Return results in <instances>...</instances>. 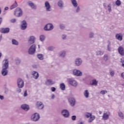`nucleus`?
I'll return each instance as SVG.
<instances>
[{"mask_svg":"<svg viewBox=\"0 0 124 124\" xmlns=\"http://www.w3.org/2000/svg\"><path fill=\"white\" fill-rule=\"evenodd\" d=\"M73 74L75 76H82L83 75V73L81 71L77 69H74L73 70Z\"/></svg>","mask_w":124,"mask_h":124,"instance_id":"obj_10","label":"nucleus"},{"mask_svg":"<svg viewBox=\"0 0 124 124\" xmlns=\"http://www.w3.org/2000/svg\"><path fill=\"white\" fill-rule=\"evenodd\" d=\"M10 31V29L8 28H0V32H1V33H8L9 32V31Z\"/></svg>","mask_w":124,"mask_h":124,"instance_id":"obj_18","label":"nucleus"},{"mask_svg":"<svg viewBox=\"0 0 124 124\" xmlns=\"http://www.w3.org/2000/svg\"><path fill=\"white\" fill-rule=\"evenodd\" d=\"M36 107L38 109H43L44 108V105L41 102H37L36 103Z\"/></svg>","mask_w":124,"mask_h":124,"instance_id":"obj_16","label":"nucleus"},{"mask_svg":"<svg viewBox=\"0 0 124 124\" xmlns=\"http://www.w3.org/2000/svg\"><path fill=\"white\" fill-rule=\"evenodd\" d=\"M0 99H1V100H3V99H4V97L2 95H0Z\"/></svg>","mask_w":124,"mask_h":124,"instance_id":"obj_56","label":"nucleus"},{"mask_svg":"<svg viewBox=\"0 0 124 124\" xmlns=\"http://www.w3.org/2000/svg\"><path fill=\"white\" fill-rule=\"evenodd\" d=\"M71 1L72 2V4L75 8H76V7L78 6V3H77V1L76 0H71Z\"/></svg>","mask_w":124,"mask_h":124,"instance_id":"obj_27","label":"nucleus"},{"mask_svg":"<svg viewBox=\"0 0 124 124\" xmlns=\"http://www.w3.org/2000/svg\"><path fill=\"white\" fill-rule=\"evenodd\" d=\"M121 77H122V78H123V79H124V73H122L121 74Z\"/></svg>","mask_w":124,"mask_h":124,"instance_id":"obj_58","label":"nucleus"},{"mask_svg":"<svg viewBox=\"0 0 124 124\" xmlns=\"http://www.w3.org/2000/svg\"><path fill=\"white\" fill-rule=\"evenodd\" d=\"M40 119V115L37 112L33 114L31 116V120L33 122H37Z\"/></svg>","mask_w":124,"mask_h":124,"instance_id":"obj_2","label":"nucleus"},{"mask_svg":"<svg viewBox=\"0 0 124 124\" xmlns=\"http://www.w3.org/2000/svg\"><path fill=\"white\" fill-rule=\"evenodd\" d=\"M8 9H9L8 7H5L4 8V10H8Z\"/></svg>","mask_w":124,"mask_h":124,"instance_id":"obj_60","label":"nucleus"},{"mask_svg":"<svg viewBox=\"0 0 124 124\" xmlns=\"http://www.w3.org/2000/svg\"><path fill=\"white\" fill-rule=\"evenodd\" d=\"M78 124H84V123H83L82 122L80 121V122H79Z\"/></svg>","mask_w":124,"mask_h":124,"instance_id":"obj_61","label":"nucleus"},{"mask_svg":"<svg viewBox=\"0 0 124 124\" xmlns=\"http://www.w3.org/2000/svg\"><path fill=\"white\" fill-rule=\"evenodd\" d=\"M16 20L15 18H12V19H11L10 20L11 23H16Z\"/></svg>","mask_w":124,"mask_h":124,"instance_id":"obj_49","label":"nucleus"},{"mask_svg":"<svg viewBox=\"0 0 124 124\" xmlns=\"http://www.w3.org/2000/svg\"><path fill=\"white\" fill-rule=\"evenodd\" d=\"M1 22H2V18L0 17V25L1 24Z\"/></svg>","mask_w":124,"mask_h":124,"instance_id":"obj_59","label":"nucleus"},{"mask_svg":"<svg viewBox=\"0 0 124 124\" xmlns=\"http://www.w3.org/2000/svg\"><path fill=\"white\" fill-rule=\"evenodd\" d=\"M118 52H119V54H120V55H121V56H124V47H123V46H120L118 48Z\"/></svg>","mask_w":124,"mask_h":124,"instance_id":"obj_24","label":"nucleus"},{"mask_svg":"<svg viewBox=\"0 0 124 124\" xmlns=\"http://www.w3.org/2000/svg\"><path fill=\"white\" fill-rule=\"evenodd\" d=\"M75 8V12L77 13H79V12H80V7H79L78 6H77V7H76Z\"/></svg>","mask_w":124,"mask_h":124,"instance_id":"obj_37","label":"nucleus"},{"mask_svg":"<svg viewBox=\"0 0 124 124\" xmlns=\"http://www.w3.org/2000/svg\"><path fill=\"white\" fill-rule=\"evenodd\" d=\"M92 85H93V80H92Z\"/></svg>","mask_w":124,"mask_h":124,"instance_id":"obj_64","label":"nucleus"},{"mask_svg":"<svg viewBox=\"0 0 124 124\" xmlns=\"http://www.w3.org/2000/svg\"><path fill=\"white\" fill-rule=\"evenodd\" d=\"M8 60H5L3 61L2 69L1 70V74L3 76H6L8 74V71L7 68H8Z\"/></svg>","mask_w":124,"mask_h":124,"instance_id":"obj_1","label":"nucleus"},{"mask_svg":"<svg viewBox=\"0 0 124 124\" xmlns=\"http://www.w3.org/2000/svg\"><path fill=\"white\" fill-rule=\"evenodd\" d=\"M68 81L69 84H70L71 86H73V87H77V86H78V82H77V81L74 78H69Z\"/></svg>","mask_w":124,"mask_h":124,"instance_id":"obj_5","label":"nucleus"},{"mask_svg":"<svg viewBox=\"0 0 124 124\" xmlns=\"http://www.w3.org/2000/svg\"><path fill=\"white\" fill-rule=\"evenodd\" d=\"M60 88L62 91H64V90H65V85H64V83H61L60 84Z\"/></svg>","mask_w":124,"mask_h":124,"instance_id":"obj_31","label":"nucleus"},{"mask_svg":"<svg viewBox=\"0 0 124 124\" xmlns=\"http://www.w3.org/2000/svg\"><path fill=\"white\" fill-rule=\"evenodd\" d=\"M24 96L26 97L28 96V92L27 91H25L24 93Z\"/></svg>","mask_w":124,"mask_h":124,"instance_id":"obj_54","label":"nucleus"},{"mask_svg":"<svg viewBox=\"0 0 124 124\" xmlns=\"http://www.w3.org/2000/svg\"><path fill=\"white\" fill-rule=\"evenodd\" d=\"M21 108L25 111H28L30 110V106L27 104H23L21 106Z\"/></svg>","mask_w":124,"mask_h":124,"instance_id":"obj_22","label":"nucleus"},{"mask_svg":"<svg viewBox=\"0 0 124 124\" xmlns=\"http://www.w3.org/2000/svg\"><path fill=\"white\" fill-rule=\"evenodd\" d=\"M51 98H52V99H54L55 98V94H52Z\"/></svg>","mask_w":124,"mask_h":124,"instance_id":"obj_57","label":"nucleus"},{"mask_svg":"<svg viewBox=\"0 0 124 124\" xmlns=\"http://www.w3.org/2000/svg\"><path fill=\"white\" fill-rule=\"evenodd\" d=\"M24 80L21 78H18L17 79V87H18L19 89H22V88H24Z\"/></svg>","mask_w":124,"mask_h":124,"instance_id":"obj_9","label":"nucleus"},{"mask_svg":"<svg viewBox=\"0 0 124 124\" xmlns=\"http://www.w3.org/2000/svg\"><path fill=\"white\" fill-rule=\"evenodd\" d=\"M54 29V26H53V24L51 23H48L45 25V26L44 28V31H52Z\"/></svg>","mask_w":124,"mask_h":124,"instance_id":"obj_6","label":"nucleus"},{"mask_svg":"<svg viewBox=\"0 0 124 124\" xmlns=\"http://www.w3.org/2000/svg\"><path fill=\"white\" fill-rule=\"evenodd\" d=\"M89 37H90V38H93V32H90Z\"/></svg>","mask_w":124,"mask_h":124,"instance_id":"obj_46","label":"nucleus"},{"mask_svg":"<svg viewBox=\"0 0 124 124\" xmlns=\"http://www.w3.org/2000/svg\"><path fill=\"white\" fill-rule=\"evenodd\" d=\"M85 116L86 118H90V117H92V114L90 113L86 112L85 113Z\"/></svg>","mask_w":124,"mask_h":124,"instance_id":"obj_34","label":"nucleus"},{"mask_svg":"<svg viewBox=\"0 0 124 124\" xmlns=\"http://www.w3.org/2000/svg\"><path fill=\"white\" fill-rule=\"evenodd\" d=\"M103 6H104V7H106V3H104L103 4Z\"/></svg>","mask_w":124,"mask_h":124,"instance_id":"obj_62","label":"nucleus"},{"mask_svg":"<svg viewBox=\"0 0 124 124\" xmlns=\"http://www.w3.org/2000/svg\"><path fill=\"white\" fill-rule=\"evenodd\" d=\"M58 6L60 8H63L64 6V3L62 0H59L57 3Z\"/></svg>","mask_w":124,"mask_h":124,"instance_id":"obj_21","label":"nucleus"},{"mask_svg":"<svg viewBox=\"0 0 124 124\" xmlns=\"http://www.w3.org/2000/svg\"><path fill=\"white\" fill-rule=\"evenodd\" d=\"M115 3L117 6H120V5H121L122 4V2H121V0H117L115 2Z\"/></svg>","mask_w":124,"mask_h":124,"instance_id":"obj_36","label":"nucleus"},{"mask_svg":"<svg viewBox=\"0 0 124 124\" xmlns=\"http://www.w3.org/2000/svg\"><path fill=\"white\" fill-rule=\"evenodd\" d=\"M121 62L122 63V66L124 67V58H121Z\"/></svg>","mask_w":124,"mask_h":124,"instance_id":"obj_47","label":"nucleus"},{"mask_svg":"<svg viewBox=\"0 0 124 124\" xmlns=\"http://www.w3.org/2000/svg\"><path fill=\"white\" fill-rule=\"evenodd\" d=\"M27 27H28V24L27 23V21L25 20H23L22 21L21 24V29L22 30H25L27 29Z\"/></svg>","mask_w":124,"mask_h":124,"instance_id":"obj_13","label":"nucleus"},{"mask_svg":"<svg viewBox=\"0 0 124 124\" xmlns=\"http://www.w3.org/2000/svg\"><path fill=\"white\" fill-rule=\"evenodd\" d=\"M118 115L120 117H121V119H124V113L123 112L120 111L118 112Z\"/></svg>","mask_w":124,"mask_h":124,"instance_id":"obj_35","label":"nucleus"},{"mask_svg":"<svg viewBox=\"0 0 124 124\" xmlns=\"http://www.w3.org/2000/svg\"><path fill=\"white\" fill-rule=\"evenodd\" d=\"M68 101L71 106L75 105V99L73 97H70L68 98Z\"/></svg>","mask_w":124,"mask_h":124,"instance_id":"obj_19","label":"nucleus"},{"mask_svg":"<svg viewBox=\"0 0 124 124\" xmlns=\"http://www.w3.org/2000/svg\"><path fill=\"white\" fill-rule=\"evenodd\" d=\"M54 46H51L47 47V50H49V51H53L54 50Z\"/></svg>","mask_w":124,"mask_h":124,"instance_id":"obj_45","label":"nucleus"},{"mask_svg":"<svg viewBox=\"0 0 124 124\" xmlns=\"http://www.w3.org/2000/svg\"><path fill=\"white\" fill-rule=\"evenodd\" d=\"M27 3L29 6H30V7L32 9H36V8H37V6H36V5L33 3V2H32V1H29Z\"/></svg>","mask_w":124,"mask_h":124,"instance_id":"obj_15","label":"nucleus"},{"mask_svg":"<svg viewBox=\"0 0 124 124\" xmlns=\"http://www.w3.org/2000/svg\"><path fill=\"white\" fill-rule=\"evenodd\" d=\"M31 75L33 78L36 80L38 79V77H39V74L35 71H33L31 72Z\"/></svg>","mask_w":124,"mask_h":124,"instance_id":"obj_14","label":"nucleus"},{"mask_svg":"<svg viewBox=\"0 0 124 124\" xmlns=\"http://www.w3.org/2000/svg\"><path fill=\"white\" fill-rule=\"evenodd\" d=\"M83 95L86 98H89V96H90V93H89V91L85 90L83 92Z\"/></svg>","mask_w":124,"mask_h":124,"instance_id":"obj_26","label":"nucleus"},{"mask_svg":"<svg viewBox=\"0 0 124 124\" xmlns=\"http://www.w3.org/2000/svg\"><path fill=\"white\" fill-rule=\"evenodd\" d=\"M12 43L13 45H16V46H18V45H19V42L14 39H12Z\"/></svg>","mask_w":124,"mask_h":124,"instance_id":"obj_29","label":"nucleus"},{"mask_svg":"<svg viewBox=\"0 0 124 124\" xmlns=\"http://www.w3.org/2000/svg\"><path fill=\"white\" fill-rule=\"evenodd\" d=\"M61 113L64 118H68L69 117V111L66 109L62 110Z\"/></svg>","mask_w":124,"mask_h":124,"instance_id":"obj_12","label":"nucleus"},{"mask_svg":"<svg viewBox=\"0 0 124 124\" xmlns=\"http://www.w3.org/2000/svg\"><path fill=\"white\" fill-rule=\"evenodd\" d=\"M66 55V51L63 50L59 53V56L61 58H64Z\"/></svg>","mask_w":124,"mask_h":124,"instance_id":"obj_25","label":"nucleus"},{"mask_svg":"<svg viewBox=\"0 0 124 124\" xmlns=\"http://www.w3.org/2000/svg\"><path fill=\"white\" fill-rule=\"evenodd\" d=\"M45 8H46V11L48 12H50L52 11V8H51V5H50V3L48 1H46L45 2Z\"/></svg>","mask_w":124,"mask_h":124,"instance_id":"obj_7","label":"nucleus"},{"mask_svg":"<svg viewBox=\"0 0 124 124\" xmlns=\"http://www.w3.org/2000/svg\"><path fill=\"white\" fill-rule=\"evenodd\" d=\"M60 28L62 29V30H63V29H64L65 28L64 25L63 24H60Z\"/></svg>","mask_w":124,"mask_h":124,"instance_id":"obj_50","label":"nucleus"},{"mask_svg":"<svg viewBox=\"0 0 124 124\" xmlns=\"http://www.w3.org/2000/svg\"><path fill=\"white\" fill-rule=\"evenodd\" d=\"M96 53L97 56H100V55H103L104 52L101 51H97Z\"/></svg>","mask_w":124,"mask_h":124,"instance_id":"obj_40","label":"nucleus"},{"mask_svg":"<svg viewBox=\"0 0 124 124\" xmlns=\"http://www.w3.org/2000/svg\"><path fill=\"white\" fill-rule=\"evenodd\" d=\"M17 6H18V4L17 3V2L15 1V3L11 6V7H10L11 10H12V9H14V8H16Z\"/></svg>","mask_w":124,"mask_h":124,"instance_id":"obj_28","label":"nucleus"},{"mask_svg":"<svg viewBox=\"0 0 124 124\" xmlns=\"http://www.w3.org/2000/svg\"><path fill=\"white\" fill-rule=\"evenodd\" d=\"M110 112L109 111H107L106 112H105L103 115V119L106 120H108V119H109V117H110Z\"/></svg>","mask_w":124,"mask_h":124,"instance_id":"obj_17","label":"nucleus"},{"mask_svg":"<svg viewBox=\"0 0 124 124\" xmlns=\"http://www.w3.org/2000/svg\"><path fill=\"white\" fill-rule=\"evenodd\" d=\"M50 90L53 92H55L56 91V88H55V87H51L50 88Z\"/></svg>","mask_w":124,"mask_h":124,"instance_id":"obj_52","label":"nucleus"},{"mask_svg":"<svg viewBox=\"0 0 124 124\" xmlns=\"http://www.w3.org/2000/svg\"><path fill=\"white\" fill-rule=\"evenodd\" d=\"M72 121H75L76 120V116L74 115L72 116Z\"/></svg>","mask_w":124,"mask_h":124,"instance_id":"obj_53","label":"nucleus"},{"mask_svg":"<svg viewBox=\"0 0 124 124\" xmlns=\"http://www.w3.org/2000/svg\"><path fill=\"white\" fill-rule=\"evenodd\" d=\"M35 36H30L28 40V44L29 45H31V44H33L34 42H35Z\"/></svg>","mask_w":124,"mask_h":124,"instance_id":"obj_8","label":"nucleus"},{"mask_svg":"<svg viewBox=\"0 0 124 124\" xmlns=\"http://www.w3.org/2000/svg\"><path fill=\"white\" fill-rule=\"evenodd\" d=\"M109 74L111 77H114V75H115V71H110Z\"/></svg>","mask_w":124,"mask_h":124,"instance_id":"obj_42","label":"nucleus"},{"mask_svg":"<svg viewBox=\"0 0 124 124\" xmlns=\"http://www.w3.org/2000/svg\"><path fill=\"white\" fill-rule=\"evenodd\" d=\"M97 83H98V81L95 79L93 80V86H97Z\"/></svg>","mask_w":124,"mask_h":124,"instance_id":"obj_48","label":"nucleus"},{"mask_svg":"<svg viewBox=\"0 0 124 124\" xmlns=\"http://www.w3.org/2000/svg\"><path fill=\"white\" fill-rule=\"evenodd\" d=\"M46 38V37H45V35H41L39 36L40 40L42 42H43V41H44L45 40Z\"/></svg>","mask_w":124,"mask_h":124,"instance_id":"obj_30","label":"nucleus"},{"mask_svg":"<svg viewBox=\"0 0 124 124\" xmlns=\"http://www.w3.org/2000/svg\"><path fill=\"white\" fill-rule=\"evenodd\" d=\"M108 51H111V42L110 41L108 42Z\"/></svg>","mask_w":124,"mask_h":124,"instance_id":"obj_33","label":"nucleus"},{"mask_svg":"<svg viewBox=\"0 0 124 124\" xmlns=\"http://www.w3.org/2000/svg\"><path fill=\"white\" fill-rule=\"evenodd\" d=\"M115 38L119 41H122L123 40V34L121 33L116 34Z\"/></svg>","mask_w":124,"mask_h":124,"instance_id":"obj_20","label":"nucleus"},{"mask_svg":"<svg viewBox=\"0 0 124 124\" xmlns=\"http://www.w3.org/2000/svg\"><path fill=\"white\" fill-rule=\"evenodd\" d=\"M16 92L17 93H21V92H22V90H21L20 88H18L16 90Z\"/></svg>","mask_w":124,"mask_h":124,"instance_id":"obj_55","label":"nucleus"},{"mask_svg":"<svg viewBox=\"0 0 124 124\" xmlns=\"http://www.w3.org/2000/svg\"><path fill=\"white\" fill-rule=\"evenodd\" d=\"M16 63L17 64H20V62H21V60H20L19 59H16Z\"/></svg>","mask_w":124,"mask_h":124,"instance_id":"obj_43","label":"nucleus"},{"mask_svg":"<svg viewBox=\"0 0 124 124\" xmlns=\"http://www.w3.org/2000/svg\"><path fill=\"white\" fill-rule=\"evenodd\" d=\"M46 84L47 86H50L51 85H54V84H55V82H54V81H52V79H48L46 80Z\"/></svg>","mask_w":124,"mask_h":124,"instance_id":"obj_23","label":"nucleus"},{"mask_svg":"<svg viewBox=\"0 0 124 124\" xmlns=\"http://www.w3.org/2000/svg\"><path fill=\"white\" fill-rule=\"evenodd\" d=\"M108 93L107 91L102 90V91H100V93H101V94H105L106 93Z\"/></svg>","mask_w":124,"mask_h":124,"instance_id":"obj_39","label":"nucleus"},{"mask_svg":"<svg viewBox=\"0 0 124 124\" xmlns=\"http://www.w3.org/2000/svg\"><path fill=\"white\" fill-rule=\"evenodd\" d=\"M99 113L100 115H101V114H102V112H101V111H100Z\"/></svg>","mask_w":124,"mask_h":124,"instance_id":"obj_63","label":"nucleus"},{"mask_svg":"<svg viewBox=\"0 0 124 124\" xmlns=\"http://www.w3.org/2000/svg\"><path fill=\"white\" fill-rule=\"evenodd\" d=\"M62 39H66V35L65 34L62 35Z\"/></svg>","mask_w":124,"mask_h":124,"instance_id":"obj_51","label":"nucleus"},{"mask_svg":"<svg viewBox=\"0 0 124 124\" xmlns=\"http://www.w3.org/2000/svg\"><path fill=\"white\" fill-rule=\"evenodd\" d=\"M93 117L91 116V117H89V119L88 120L89 123H92V122H93Z\"/></svg>","mask_w":124,"mask_h":124,"instance_id":"obj_44","label":"nucleus"},{"mask_svg":"<svg viewBox=\"0 0 124 124\" xmlns=\"http://www.w3.org/2000/svg\"><path fill=\"white\" fill-rule=\"evenodd\" d=\"M37 57H38V59H39V60H40L41 61H42L43 59H44L43 57V55L41 54H38Z\"/></svg>","mask_w":124,"mask_h":124,"instance_id":"obj_32","label":"nucleus"},{"mask_svg":"<svg viewBox=\"0 0 124 124\" xmlns=\"http://www.w3.org/2000/svg\"><path fill=\"white\" fill-rule=\"evenodd\" d=\"M104 60L105 62H107V60H109V56H108V55L105 54L104 56Z\"/></svg>","mask_w":124,"mask_h":124,"instance_id":"obj_38","label":"nucleus"},{"mask_svg":"<svg viewBox=\"0 0 124 124\" xmlns=\"http://www.w3.org/2000/svg\"><path fill=\"white\" fill-rule=\"evenodd\" d=\"M82 62H83V61L80 58H76L75 60V63L77 66H80L82 64Z\"/></svg>","mask_w":124,"mask_h":124,"instance_id":"obj_11","label":"nucleus"},{"mask_svg":"<svg viewBox=\"0 0 124 124\" xmlns=\"http://www.w3.org/2000/svg\"><path fill=\"white\" fill-rule=\"evenodd\" d=\"M14 15L16 17H21L23 15L22 9L20 8H17L14 12Z\"/></svg>","mask_w":124,"mask_h":124,"instance_id":"obj_3","label":"nucleus"},{"mask_svg":"<svg viewBox=\"0 0 124 124\" xmlns=\"http://www.w3.org/2000/svg\"><path fill=\"white\" fill-rule=\"evenodd\" d=\"M108 9L109 12H111L112 11V8L111 7V4H109L108 5Z\"/></svg>","mask_w":124,"mask_h":124,"instance_id":"obj_41","label":"nucleus"},{"mask_svg":"<svg viewBox=\"0 0 124 124\" xmlns=\"http://www.w3.org/2000/svg\"><path fill=\"white\" fill-rule=\"evenodd\" d=\"M36 51V46L33 44L31 46L28 50V53L30 55H33Z\"/></svg>","mask_w":124,"mask_h":124,"instance_id":"obj_4","label":"nucleus"}]
</instances>
